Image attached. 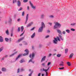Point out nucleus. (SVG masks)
Segmentation results:
<instances>
[{
  "mask_svg": "<svg viewBox=\"0 0 76 76\" xmlns=\"http://www.w3.org/2000/svg\"><path fill=\"white\" fill-rule=\"evenodd\" d=\"M4 58H2V60H4Z\"/></svg>",
  "mask_w": 76,
  "mask_h": 76,
  "instance_id": "obj_62",
  "label": "nucleus"
},
{
  "mask_svg": "<svg viewBox=\"0 0 76 76\" xmlns=\"http://www.w3.org/2000/svg\"><path fill=\"white\" fill-rule=\"evenodd\" d=\"M5 40L6 41H7V42H8V41H9V39L7 38H5Z\"/></svg>",
  "mask_w": 76,
  "mask_h": 76,
  "instance_id": "obj_34",
  "label": "nucleus"
},
{
  "mask_svg": "<svg viewBox=\"0 0 76 76\" xmlns=\"http://www.w3.org/2000/svg\"><path fill=\"white\" fill-rule=\"evenodd\" d=\"M24 34V33H22L20 35V36L21 37V36H22Z\"/></svg>",
  "mask_w": 76,
  "mask_h": 76,
  "instance_id": "obj_49",
  "label": "nucleus"
},
{
  "mask_svg": "<svg viewBox=\"0 0 76 76\" xmlns=\"http://www.w3.org/2000/svg\"><path fill=\"white\" fill-rule=\"evenodd\" d=\"M35 56V54H34V53H33L32 54V59Z\"/></svg>",
  "mask_w": 76,
  "mask_h": 76,
  "instance_id": "obj_29",
  "label": "nucleus"
},
{
  "mask_svg": "<svg viewBox=\"0 0 76 76\" xmlns=\"http://www.w3.org/2000/svg\"><path fill=\"white\" fill-rule=\"evenodd\" d=\"M2 70L3 72H5L6 71V69L4 68H3L2 69Z\"/></svg>",
  "mask_w": 76,
  "mask_h": 76,
  "instance_id": "obj_25",
  "label": "nucleus"
},
{
  "mask_svg": "<svg viewBox=\"0 0 76 76\" xmlns=\"http://www.w3.org/2000/svg\"><path fill=\"white\" fill-rule=\"evenodd\" d=\"M21 56H22V55H21V54L19 55V56H18V57H17V58H16V60H18V58H19V57H21Z\"/></svg>",
  "mask_w": 76,
  "mask_h": 76,
  "instance_id": "obj_20",
  "label": "nucleus"
},
{
  "mask_svg": "<svg viewBox=\"0 0 76 76\" xmlns=\"http://www.w3.org/2000/svg\"><path fill=\"white\" fill-rule=\"evenodd\" d=\"M50 18H54V16H53V15H51L50 16Z\"/></svg>",
  "mask_w": 76,
  "mask_h": 76,
  "instance_id": "obj_45",
  "label": "nucleus"
},
{
  "mask_svg": "<svg viewBox=\"0 0 76 76\" xmlns=\"http://www.w3.org/2000/svg\"><path fill=\"white\" fill-rule=\"evenodd\" d=\"M24 15H25V11H23L22 13V16H24Z\"/></svg>",
  "mask_w": 76,
  "mask_h": 76,
  "instance_id": "obj_31",
  "label": "nucleus"
},
{
  "mask_svg": "<svg viewBox=\"0 0 76 76\" xmlns=\"http://www.w3.org/2000/svg\"><path fill=\"white\" fill-rule=\"evenodd\" d=\"M31 75H32V73H31L29 75V76H31Z\"/></svg>",
  "mask_w": 76,
  "mask_h": 76,
  "instance_id": "obj_59",
  "label": "nucleus"
},
{
  "mask_svg": "<svg viewBox=\"0 0 76 76\" xmlns=\"http://www.w3.org/2000/svg\"><path fill=\"white\" fill-rule=\"evenodd\" d=\"M25 51L26 52V53H25L23 54V56H26V55H28V53H29V51H28V49H26Z\"/></svg>",
  "mask_w": 76,
  "mask_h": 76,
  "instance_id": "obj_5",
  "label": "nucleus"
},
{
  "mask_svg": "<svg viewBox=\"0 0 76 76\" xmlns=\"http://www.w3.org/2000/svg\"><path fill=\"white\" fill-rule=\"evenodd\" d=\"M48 23V24L50 25V26H51V25H52V23Z\"/></svg>",
  "mask_w": 76,
  "mask_h": 76,
  "instance_id": "obj_46",
  "label": "nucleus"
},
{
  "mask_svg": "<svg viewBox=\"0 0 76 76\" xmlns=\"http://www.w3.org/2000/svg\"><path fill=\"white\" fill-rule=\"evenodd\" d=\"M21 29L22 32L23 31V30L24 29V27H23V26H22L21 27Z\"/></svg>",
  "mask_w": 76,
  "mask_h": 76,
  "instance_id": "obj_14",
  "label": "nucleus"
},
{
  "mask_svg": "<svg viewBox=\"0 0 76 76\" xmlns=\"http://www.w3.org/2000/svg\"><path fill=\"white\" fill-rule=\"evenodd\" d=\"M49 67L47 69H44V68H43V71H44L45 72H47V71H48V70L49 69Z\"/></svg>",
  "mask_w": 76,
  "mask_h": 76,
  "instance_id": "obj_16",
  "label": "nucleus"
},
{
  "mask_svg": "<svg viewBox=\"0 0 76 76\" xmlns=\"http://www.w3.org/2000/svg\"><path fill=\"white\" fill-rule=\"evenodd\" d=\"M61 54H58L57 55V57H61Z\"/></svg>",
  "mask_w": 76,
  "mask_h": 76,
  "instance_id": "obj_24",
  "label": "nucleus"
},
{
  "mask_svg": "<svg viewBox=\"0 0 76 76\" xmlns=\"http://www.w3.org/2000/svg\"><path fill=\"white\" fill-rule=\"evenodd\" d=\"M54 23L55 25L54 26V29H56V28H58V26L59 27V28L61 26V25L58 23L55 22Z\"/></svg>",
  "mask_w": 76,
  "mask_h": 76,
  "instance_id": "obj_2",
  "label": "nucleus"
},
{
  "mask_svg": "<svg viewBox=\"0 0 76 76\" xmlns=\"http://www.w3.org/2000/svg\"><path fill=\"white\" fill-rule=\"evenodd\" d=\"M35 33H33V35H32V36H31V38H33L34 37H35Z\"/></svg>",
  "mask_w": 76,
  "mask_h": 76,
  "instance_id": "obj_18",
  "label": "nucleus"
},
{
  "mask_svg": "<svg viewBox=\"0 0 76 76\" xmlns=\"http://www.w3.org/2000/svg\"><path fill=\"white\" fill-rule=\"evenodd\" d=\"M22 8L20 7V9L18 10V11H20V10H22Z\"/></svg>",
  "mask_w": 76,
  "mask_h": 76,
  "instance_id": "obj_38",
  "label": "nucleus"
},
{
  "mask_svg": "<svg viewBox=\"0 0 76 76\" xmlns=\"http://www.w3.org/2000/svg\"><path fill=\"white\" fill-rule=\"evenodd\" d=\"M75 25H76V23H74L73 24H71V26H75Z\"/></svg>",
  "mask_w": 76,
  "mask_h": 76,
  "instance_id": "obj_35",
  "label": "nucleus"
},
{
  "mask_svg": "<svg viewBox=\"0 0 76 76\" xmlns=\"http://www.w3.org/2000/svg\"><path fill=\"white\" fill-rule=\"evenodd\" d=\"M3 47H2L0 48V53L1 52L3 51Z\"/></svg>",
  "mask_w": 76,
  "mask_h": 76,
  "instance_id": "obj_22",
  "label": "nucleus"
},
{
  "mask_svg": "<svg viewBox=\"0 0 76 76\" xmlns=\"http://www.w3.org/2000/svg\"><path fill=\"white\" fill-rule=\"evenodd\" d=\"M67 64L69 66H70L71 65V64H70V63L69 62H68L67 63Z\"/></svg>",
  "mask_w": 76,
  "mask_h": 76,
  "instance_id": "obj_28",
  "label": "nucleus"
},
{
  "mask_svg": "<svg viewBox=\"0 0 76 76\" xmlns=\"http://www.w3.org/2000/svg\"><path fill=\"white\" fill-rule=\"evenodd\" d=\"M17 53V52H16L12 54L11 55H10V56L12 57V56H14V55H15V54H16V53Z\"/></svg>",
  "mask_w": 76,
  "mask_h": 76,
  "instance_id": "obj_23",
  "label": "nucleus"
},
{
  "mask_svg": "<svg viewBox=\"0 0 76 76\" xmlns=\"http://www.w3.org/2000/svg\"><path fill=\"white\" fill-rule=\"evenodd\" d=\"M45 58H46V56H45L42 58L41 60V62H42L43 61H45Z\"/></svg>",
  "mask_w": 76,
  "mask_h": 76,
  "instance_id": "obj_8",
  "label": "nucleus"
},
{
  "mask_svg": "<svg viewBox=\"0 0 76 76\" xmlns=\"http://www.w3.org/2000/svg\"><path fill=\"white\" fill-rule=\"evenodd\" d=\"M21 4V3H20V1L19 0L18 2V6H20V5Z\"/></svg>",
  "mask_w": 76,
  "mask_h": 76,
  "instance_id": "obj_10",
  "label": "nucleus"
},
{
  "mask_svg": "<svg viewBox=\"0 0 76 76\" xmlns=\"http://www.w3.org/2000/svg\"><path fill=\"white\" fill-rule=\"evenodd\" d=\"M24 45H27L28 44V43H27V42H25L24 43Z\"/></svg>",
  "mask_w": 76,
  "mask_h": 76,
  "instance_id": "obj_48",
  "label": "nucleus"
},
{
  "mask_svg": "<svg viewBox=\"0 0 76 76\" xmlns=\"http://www.w3.org/2000/svg\"><path fill=\"white\" fill-rule=\"evenodd\" d=\"M28 0H23V2H24V3H26V2H28Z\"/></svg>",
  "mask_w": 76,
  "mask_h": 76,
  "instance_id": "obj_33",
  "label": "nucleus"
},
{
  "mask_svg": "<svg viewBox=\"0 0 76 76\" xmlns=\"http://www.w3.org/2000/svg\"><path fill=\"white\" fill-rule=\"evenodd\" d=\"M71 30L72 31H75V29H74L73 28H71Z\"/></svg>",
  "mask_w": 76,
  "mask_h": 76,
  "instance_id": "obj_36",
  "label": "nucleus"
},
{
  "mask_svg": "<svg viewBox=\"0 0 76 76\" xmlns=\"http://www.w3.org/2000/svg\"><path fill=\"white\" fill-rule=\"evenodd\" d=\"M18 21H20V18H18V20H17Z\"/></svg>",
  "mask_w": 76,
  "mask_h": 76,
  "instance_id": "obj_53",
  "label": "nucleus"
},
{
  "mask_svg": "<svg viewBox=\"0 0 76 76\" xmlns=\"http://www.w3.org/2000/svg\"><path fill=\"white\" fill-rule=\"evenodd\" d=\"M19 45L20 46H22V44H20Z\"/></svg>",
  "mask_w": 76,
  "mask_h": 76,
  "instance_id": "obj_61",
  "label": "nucleus"
},
{
  "mask_svg": "<svg viewBox=\"0 0 76 76\" xmlns=\"http://www.w3.org/2000/svg\"><path fill=\"white\" fill-rule=\"evenodd\" d=\"M32 62V60L30 59L28 61V63H29V62Z\"/></svg>",
  "mask_w": 76,
  "mask_h": 76,
  "instance_id": "obj_50",
  "label": "nucleus"
},
{
  "mask_svg": "<svg viewBox=\"0 0 76 76\" xmlns=\"http://www.w3.org/2000/svg\"><path fill=\"white\" fill-rule=\"evenodd\" d=\"M0 42H3V38L1 36H0Z\"/></svg>",
  "mask_w": 76,
  "mask_h": 76,
  "instance_id": "obj_9",
  "label": "nucleus"
},
{
  "mask_svg": "<svg viewBox=\"0 0 76 76\" xmlns=\"http://www.w3.org/2000/svg\"><path fill=\"white\" fill-rule=\"evenodd\" d=\"M20 31V27H18V32H19Z\"/></svg>",
  "mask_w": 76,
  "mask_h": 76,
  "instance_id": "obj_37",
  "label": "nucleus"
},
{
  "mask_svg": "<svg viewBox=\"0 0 76 76\" xmlns=\"http://www.w3.org/2000/svg\"><path fill=\"white\" fill-rule=\"evenodd\" d=\"M22 71H24V69H21V71L22 72Z\"/></svg>",
  "mask_w": 76,
  "mask_h": 76,
  "instance_id": "obj_51",
  "label": "nucleus"
},
{
  "mask_svg": "<svg viewBox=\"0 0 76 76\" xmlns=\"http://www.w3.org/2000/svg\"><path fill=\"white\" fill-rule=\"evenodd\" d=\"M29 3L32 9H35V6H33V4H32L31 3V1H29Z\"/></svg>",
  "mask_w": 76,
  "mask_h": 76,
  "instance_id": "obj_4",
  "label": "nucleus"
},
{
  "mask_svg": "<svg viewBox=\"0 0 76 76\" xmlns=\"http://www.w3.org/2000/svg\"><path fill=\"white\" fill-rule=\"evenodd\" d=\"M31 56H32V55L31 54H30L29 55V57L31 58Z\"/></svg>",
  "mask_w": 76,
  "mask_h": 76,
  "instance_id": "obj_57",
  "label": "nucleus"
},
{
  "mask_svg": "<svg viewBox=\"0 0 76 76\" xmlns=\"http://www.w3.org/2000/svg\"><path fill=\"white\" fill-rule=\"evenodd\" d=\"M13 33H11V37H13Z\"/></svg>",
  "mask_w": 76,
  "mask_h": 76,
  "instance_id": "obj_44",
  "label": "nucleus"
},
{
  "mask_svg": "<svg viewBox=\"0 0 76 76\" xmlns=\"http://www.w3.org/2000/svg\"><path fill=\"white\" fill-rule=\"evenodd\" d=\"M50 31L49 30H48V31H47V32H48V33H49V32H50Z\"/></svg>",
  "mask_w": 76,
  "mask_h": 76,
  "instance_id": "obj_60",
  "label": "nucleus"
},
{
  "mask_svg": "<svg viewBox=\"0 0 76 76\" xmlns=\"http://www.w3.org/2000/svg\"><path fill=\"white\" fill-rule=\"evenodd\" d=\"M58 40L59 41H60V38H59V37H57L56 38H54V40H53V43L54 44H57Z\"/></svg>",
  "mask_w": 76,
  "mask_h": 76,
  "instance_id": "obj_3",
  "label": "nucleus"
},
{
  "mask_svg": "<svg viewBox=\"0 0 76 76\" xmlns=\"http://www.w3.org/2000/svg\"><path fill=\"white\" fill-rule=\"evenodd\" d=\"M19 69H18L17 73H19Z\"/></svg>",
  "mask_w": 76,
  "mask_h": 76,
  "instance_id": "obj_54",
  "label": "nucleus"
},
{
  "mask_svg": "<svg viewBox=\"0 0 76 76\" xmlns=\"http://www.w3.org/2000/svg\"><path fill=\"white\" fill-rule=\"evenodd\" d=\"M6 33L7 35H9V30L8 29H7L6 31Z\"/></svg>",
  "mask_w": 76,
  "mask_h": 76,
  "instance_id": "obj_15",
  "label": "nucleus"
},
{
  "mask_svg": "<svg viewBox=\"0 0 76 76\" xmlns=\"http://www.w3.org/2000/svg\"><path fill=\"white\" fill-rule=\"evenodd\" d=\"M29 17V14H27L26 16V22L25 23L26 24V23H27V21H28V18Z\"/></svg>",
  "mask_w": 76,
  "mask_h": 76,
  "instance_id": "obj_6",
  "label": "nucleus"
},
{
  "mask_svg": "<svg viewBox=\"0 0 76 76\" xmlns=\"http://www.w3.org/2000/svg\"><path fill=\"white\" fill-rule=\"evenodd\" d=\"M32 63H35V62L34 61H33L32 62Z\"/></svg>",
  "mask_w": 76,
  "mask_h": 76,
  "instance_id": "obj_64",
  "label": "nucleus"
},
{
  "mask_svg": "<svg viewBox=\"0 0 76 76\" xmlns=\"http://www.w3.org/2000/svg\"><path fill=\"white\" fill-rule=\"evenodd\" d=\"M23 37H22V38H21L19 39L18 40V42H20V41H21L23 40Z\"/></svg>",
  "mask_w": 76,
  "mask_h": 76,
  "instance_id": "obj_19",
  "label": "nucleus"
},
{
  "mask_svg": "<svg viewBox=\"0 0 76 76\" xmlns=\"http://www.w3.org/2000/svg\"><path fill=\"white\" fill-rule=\"evenodd\" d=\"M20 63H22L23 62H24V60L23 59H21L20 61Z\"/></svg>",
  "mask_w": 76,
  "mask_h": 76,
  "instance_id": "obj_26",
  "label": "nucleus"
},
{
  "mask_svg": "<svg viewBox=\"0 0 76 76\" xmlns=\"http://www.w3.org/2000/svg\"><path fill=\"white\" fill-rule=\"evenodd\" d=\"M62 33L63 34H64V35H65V34H66V32H65V31H63L62 32Z\"/></svg>",
  "mask_w": 76,
  "mask_h": 76,
  "instance_id": "obj_39",
  "label": "nucleus"
},
{
  "mask_svg": "<svg viewBox=\"0 0 76 76\" xmlns=\"http://www.w3.org/2000/svg\"><path fill=\"white\" fill-rule=\"evenodd\" d=\"M64 67H62L61 68H59V70H63V69H64Z\"/></svg>",
  "mask_w": 76,
  "mask_h": 76,
  "instance_id": "obj_32",
  "label": "nucleus"
},
{
  "mask_svg": "<svg viewBox=\"0 0 76 76\" xmlns=\"http://www.w3.org/2000/svg\"><path fill=\"white\" fill-rule=\"evenodd\" d=\"M42 66H44V65H45V64L43 63L42 64Z\"/></svg>",
  "mask_w": 76,
  "mask_h": 76,
  "instance_id": "obj_52",
  "label": "nucleus"
},
{
  "mask_svg": "<svg viewBox=\"0 0 76 76\" xmlns=\"http://www.w3.org/2000/svg\"><path fill=\"white\" fill-rule=\"evenodd\" d=\"M33 24V22H31V23H29L27 26V27H29V26H31Z\"/></svg>",
  "mask_w": 76,
  "mask_h": 76,
  "instance_id": "obj_7",
  "label": "nucleus"
},
{
  "mask_svg": "<svg viewBox=\"0 0 76 76\" xmlns=\"http://www.w3.org/2000/svg\"><path fill=\"white\" fill-rule=\"evenodd\" d=\"M57 31L58 32V33L60 34H62V32L60 30H57Z\"/></svg>",
  "mask_w": 76,
  "mask_h": 76,
  "instance_id": "obj_13",
  "label": "nucleus"
},
{
  "mask_svg": "<svg viewBox=\"0 0 76 76\" xmlns=\"http://www.w3.org/2000/svg\"><path fill=\"white\" fill-rule=\"evenodd\" d=\"M45 27V24L43 22H42V26L41 27L39 28L38 31L39 32H42V30H43V28H44Z\"/></svg>",
  "mask_w": 76,
  "mask_h": 76,
  "instance_id": "obj_1",
  "label": "nucleus"
},
{
  "mask_svg": "<svg viewBox=\"0 0 76 76\" xmlns=\"http://www.w3.org/2000/svg\"><path fill=\"white\" fill-rule=\"evenodd\" d=\"M34 29H35V27H33L31 29V31H33V30H34Z\"/></svg>",
  "mask_w": 76,
  "mask_h": 76,
  "instance_id": "obj_42",
  "label": "nucleus"
},
{
  "mask_svg": "<svg viewBox=\"0 0 76 76\" xmlns=\"http://www.w3.org/2000/svg\"><path fill=\"white\" fill-rule=\"evenodd\" d=\"M44 74H42V76H44Z\"/></svg>",
  "mask_w": 76,
  "mask_h": 76,
  "instance_id": "obj_63",
  "label": "nucleus"
},
{
  "mask_svg": "<svg viewBox=\"0 0 76 76\" xmlns=\"http://www.w3.org/2000/svg\"><path fill=\"white\" fill-rule=\"evenodd\" d=\"M29 6L27 7V10H29Z\"/></svg>",
  "mask_w": 76,
  "mask_h": 76,
  "instance_id": "obj_56",
  "label": "nucleus"
},
{
  "mask_svg": "<svg viewBox=\"0 0 76 76\" xmlns=\"http://www.w3.org/2000/svg\"><path fill=\"white\" fill-rule=\"evenodd\" d=\"M50 64H51V62H48V66H49Z\"/></svg>",
  "mask_w": 76,
  "mask_h": 76,
  "instance_id": "obj_43",
  "label": "nucleus"
},
{
  "mask_svg": "<svg viewBox=\"0 0 76 76\" xmlns=\"http://www.w3.org/2000/svg\"><path fill=\"white\" fill-rule=\"evenodd\" d=\"M52 55L50 53V54H49L48 57H51V56Z\"/></svg>",
  "mask_w": 76,
  "mask_h": 76,
  "instance_id": "obj_41",
  "label": "nucleus"
},
{
  "mask_svg": "<svg viewBox=\"0 0 76 76\" xmlns=\"http://www.w3.org/2000/svg\"><path fill=\"white\" fill-rule=\"evenodd\" d=\"M66 32H67V33H70V30H69V29H67L66 30Z\"/></svg>",
  "mask_w": 76,
  "mask_h": 76,
  "instance_id": "obj_30",
  "label": "nucleus"
},
{
  "mask_svg": "<svg viewBox=\"0 0 76 76\" xmlns=\"http://www.w3.org/2000/svg\"><path fill=\"white\" fill-rule=\"evenodd\" d=\"M12 21V19H10V20L9 21V22H11Z\"/></svg>",
  "mask_w": 76,
  "mask_h": 76,
  "instance_id": "obj_55",
  "label": "nucleus"
},
{
  "mask_svg": "<svg viewBox=\"0 0 76 76\" xmlns=\"http://www.w3.org/2000/svg\"><path fill=\"white\" fill-rule=\"evenodd\" d=\"M44 16H45L44 14H42L40 15V18L41 19H44Z\"/></svg>",
  "mask_w": 76,
  "mask_h": 76,
  "instance_id": "obj_12",
  "label": "nucleus"
},
{
  "mask_svg": "<svg viewBox=\"0 0 76 76\" xmlns=\"http://www.w3.org/2000/svg\"><path fill=\"white\" fill-rule=\"evenodd\" d=\"M68 51V49H66L65 50V53L66 54V53H67V52Z\"/></svg>",
  "mask_w": 76,
  "mask_h": 76,
  "instance_id": "obj_27",
  "label": "nucleus"
},
{
  "mask_svg": "<svg viewBox=\"0 0 76 76\" xmlns=\"http://www.w3.org/2000/svg\"><path fill=\"white\" fill-rule=\"evenodd\" d=\"M41 75V73H39L38 75V76H40Z\"/></svg>",
  "mask_w": 76,
  "mask_h": 76,
  "instance_id": "obj_58",
  "label": "nucleus"
},
{
  "mask_svg": "<svg viewBox=\"0 0 76 76\" xmlns=\"http://www.w3.org/2000/svg\"><path fill=\"white\" fill-rule=\"evenodd\" d=\"M59 37H60L61 39V40L63 41V38H62V36H61V35H59Z\"/></svg>",
  "mask_w": 76,
  "mask_h": 76,
  "instance_id": "obj_21",
  "label": "nucleus"
},
{
  "mask_svg": "<svg viewBox=\"0 0 76 76\" xmlns=\"http://www.w3.org/2000/svg\"><path fill=\"white\" fill-rule=\"evenodd\" d=\"M49 37H50V36L49 35L47 36H46L45 38H47Z\"/></svg>",
  "mask_w": 76,
  "mask_h": 76,
  "instance_id": "obj_47",
  "label": "nucleus"
},
{
  "mask_svg": "<svg viewBox=\"0 0 76 76\" xmlns=\"http://www.w3.org/2000/svg\"><path fill=\"white\" fill-rule=\"evenodd\" d=\"M60 66H64V62H61V63L59 64Z\"/></svg>",
  "mask_w": 76,
  "mask_h": 76,
  "instance_id": "obj_11",
  "label": "nucleus"
},
{
  "mask_svg": "<svg viewBox=\"0 0 76 76\" xmlns=\"http://www.w3.org/2000/svg\"><path fill=\"white\" fill-rule=\"evenodd\" d=\"M73 55H74V54H73V53H72L69 56V58H72V57H73Z\"/></svg>",
  "mask_w": 76,
  "mask_h": 76,
  "instance_id": "obj_17",
  "label": "nucleus"
},
{
  "mask_svg": "<svg viewBox=\"0 0 76 76\" xmlns=\"http://www.w3.org/2000/svg\"><path fill=\"white\" fill-rule=\"evenodd\" d=\"M15 2H16V0H13V3H15Z\"/></svg>",
  "mask_w": 76,
  "mask_h": 76,
  "instance_id": "obj_40",
  "label": "nucleus"
}]
</instances>
